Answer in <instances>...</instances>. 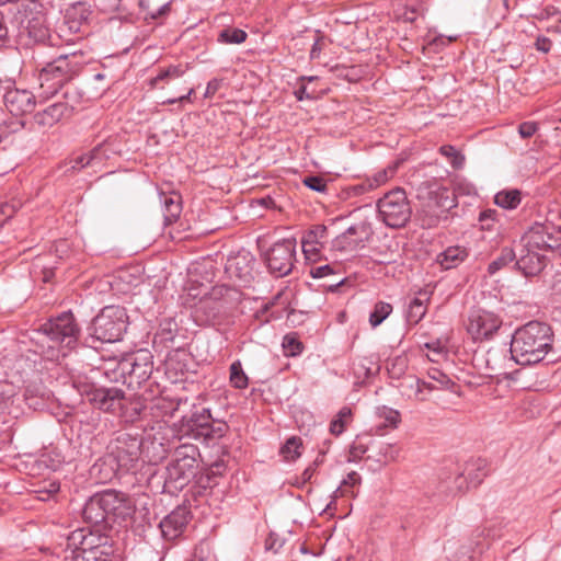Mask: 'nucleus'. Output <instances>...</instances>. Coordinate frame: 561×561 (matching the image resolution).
<instances>
[{
    "label": "nucleus",
    "instance_id": "f257e3e1",
    "mask_svg": "<svg viewBox=\"0 0 561 561\" xmlns=\"http://www.w3.org/2000/svg\"><path fill=\"white\" fill-rule=\"evenodd\" d=\"M552 341L553 332L547 323L530 321L512 335L510 354L518 365H534L546 357Z\"/></svg>",
    "mask_w": 561,
    "mask_h": 561
},
{
    "label": "nucleus",
    "instance_id": "f03ea898",
    "mask_svg": "<svg viewBox=\"0 0 561 561\" xmlns=\"http://www.w3.org/2000/svg\"><path fill=\"white\" fill-rule=\"evenodd\" d=\"M131 515L126 495L115 490L93 494L82 508L83 522L94 528L108 529L115 523L125 522Z\"/></svg>",
    "mask_w": 561,
    "mask_h": 561
},
{
    "label": "nucleus",
    "instance_id": "7ed1b4c3",
    "mask_svg": "<svg viewBox=\"0 0 561 561\" xmlns=\"http://www.w3.org/2000/svg\"><path fill=\"white\" fill-rule=\"evenodd\" d=\"M141 438L130 433H119L107 447L108 453L92 467V472L103 473L100 480L107 481L118 471L128 472L137 468L141 455Z\"/></svg>",
    "mask_w": 561,
    "mask_h": 561
},
{
    "label": "nucleus",
    "instance_id": "20e7f679",
    "mask_svg": "<svg viewBox=\"0 0 561 561\" xmlns=\"http://www.w3.org/2000/svg\"><path fill=\"white\" fill-rule=\"evenodd\" d=\"M416 198L420 203L417 220L423 229L437 227L457 206L455 193L436 181L422 182L416 188Z\"/></svg>",
    "mask_w": 561,
    "mask_h": 561
},
{
    "label": "nucleus",
    "instance_id": "39448f33",
    "mask_svg": "<svg viewBox=\"0 0 561 561\" xmlns=\"http://www.w3.org/2000/svg\"><path fill=\"white\" fill-rule=\"evenodd\" d=\"M199 450L192 444H183L175 448L172 460L164 468L163 492L175 494L183 490L195 477Z\"/></svg>",
    "mask_w": 561,
    "mask_h": 561
},
{
    "label": "nucleus",
    "instance_id": "423d86ee",
    "mask_svg": "<svg viewBox=\"0 0 561 561\" xmlns=\"http://www.w3.org/2000/svg\"><path fill=\"white\" fill-rule=\"evenodd\" d=\"M229 430L222 419L213 415L209 408L195 409L180 421V433L194 439H201L207 446L215 445Z\"/></svg>",
    "mask_w": 561,
    "mask_h": 561
},
{
    "label": "nucleus",
    "instance_id": "0eeeda50",
    "mask_svg": "<svg viewBox=\"0 0 561 561\" xmlns=\"http://www.w3.org/2000/svg\"><path fill=\"white\" fill-rule=\"evenodd\" d=\"M82 54L73 51L62 54L47 62L38 72V82L43 92L54 95L58 90L75 78L82 69Z\"/></svg>",
    "mask_w": 561,
    "mask_h": 561
},
{
    "label": "nucleus",
    "instance_id": "6e6552de",
    "mask_svg": "<svg viewBox=\"0 0 561 561\" xmlns=\"http://www.w3.org/2000/svg\"><path fill=\"white\" fill-rule=\"evenodd\" d=\"M152 371L151 353L139 351L134 356L119 362L112 371H106L105 375L110 381L122 382L130 389H136L149 380Z\"/></svg>",
    "mask_w": 561,
    "mask_h": 561
},
{
    "label": "nucleus",
    "instance_id": "1a4fd4ad",
    "mask_svg": "<svg viewBox=\"0 0 561 561\" xmlns=\"http://www.w3.org/2000/svg\"><path fill=\"white\" fill-rule=\"evenodd\" d=\"M12 23L18 27L20 35H27L35 42H44L48 38L49 30L46 25L44 7L37 0H23L15 3Z\"/></svg>",
    "mask_w": 561,
    "mask_h": 561
},
{
    "label": "nucleus",
    "instance_id": "9d476101",
    "mask_svg": "<svg viewBox=\"0 0 561 561\" xmlns=\"http://www.w3.org/2000/svg\"><path fill=\"white\" fill-rule=\"evenodd\" d=\"M127 320L125 308L106 306L93 318L89 325L90 336L102 343L121 341L127 329Z\"/></svg>",
    "mask_w": 561,
    "mask_h": 561
},
{
    "label": "nucleus",
    "instance_id": "9b49d317",
    "mask_svg": "<svg viewBox=\"0 0 561 561\" xmlns=\"http://www.w3.org/2000/svg\"><path fill=\"white\" fill-rule=\"evenodd\" d=\"M39 331L53 343L50 347H58L64 356L77 346L80 336L79 324L71 311L49 319L41 325Z\"/></svg>",
    "mask_w": 561,
    "mask_h": 561
},
{
    "label": "nucleus",
    "instance_id": "f8f14e48",
    "mask_svg": "<svg viewBox=\"0 0 561 561\" xmlns=\"http://www.w3.org/2000/svg\"><path fill=\"white\" fill-rule=\"evenodd\" d=\"M380 219L390 228H402L411 218V206L404 190L397 187L377 203Z\"/></svg>",
    "mask_w": 561,
    "mask_h": 561
},
{
    "label": "nucleus",
    "instance_id": "ddd939ff",
    "mask_svg": "<svg viewBox=\"0 0 561 561\" xmlns=\"http://www.w3.org/2000/svg\"><path fill=\"white\" fill-rule=\"evenodd\" d=\"M105 530L80 528L71 531L67 537V550L62 561H80L99 545L107 542L110 539Z\"/></svg>",
    "mask_w": 561,
    "mask_h": 561
},
{
    "label": "nucleus",
    "instance_id": "4468645a",
    "mask_svg": "<svg viewBox=\"0 0 561 561\" xmlns=\"http://www.w3.org/2000/svg\"><path fill=\"white\" fill-rule=\"evenodd\" d=\"M295 238H286L276 241L264 253V261L268 272L275 277H284L291 273L296 262Z\"/></svg>",
    "mask_w": 561,
    "mask_h": 561
},
{
    "label": "nucleus",
    "instance_id": "2eb2a0df",
    "mask_svg": "<svg viewBox=\"0 0 561 561\" xmlns=\"http://www.w3.org/2000/svg\"><path fill=\"white\" fill-rule=\"evenodd\" d=\"M89 402L104 412H123L127 405L125 392L119 388L91 387L85 390Z\"/></svg>",
    "mask_w": 561,
    "mask_h": 561
},
{
    "label": "nucleus",
    "instance_id": "dca6fc26",
    "mask_svg": "<svg viewBox=\"0 0 561 561\" xmlns=\"http://www.w3.org/2000/svg\"><path fill=\"white\" fill-rule=\"evenodd\" d=\"M527 247L541 251L561 250V227L536 225L526 236Z\"/></svg>",
    "mask_w": 561,
    "mask_h": 561
},
{
    "label": "nucleus",
    "instance_id": "f3484780",
    "mask_svg": "<svg viewBox=\"0 0 561 561\" xmlns=\"http://www.w3.org/2000/svg\"><path fill=\"white\" fill-rule=\"evenodd\" d=\"M501 325L502 320L493 312L476 310L469 316L467 331L474 341H483L492 337Z\"/></svg>",
    "mask_w": 561,
    "mask_h": 561
},
{
    "label": "nucleus",
    "instance_id": "a211bd4d",
    "mask_svg": "<svg viewBox=\"0 0 561 561\" xmlns=\"http://www.w3.org/2000/svg\"><path fill=\"white\" fill-rule=\"evenodd\" d=\"M369 234V228L366 224L352 225L332 240V249L345 253L358 251L365 247Z\"/></svg>",
    "mask_w": 561,
    "mask_h": 561
},
{
    "label": "nucleus",
    "instance_id": "6ab92c4d",
    "mask_svg": "<svg viewBox=\"0 0 561 561\" xmlns=\"http://www.w3.org/2000/svg\"><path fill=\"white\" fill-rule=\"evenodd\" d=\"M191 518L192 513L186 506H176L159 523V528L163 539L172 541L179 538L183 534Z\"/></svg>",
    "mask_w": 561,
    "mask_h": 561
},
{
    "label": "nucleus",
    "instance_id": "aec40b11",
    "mask_svg": "<svg viewBox=\"0 0 561 561\" xmlns=\"http://www.w3.org/2000/svg\"><path fill=\"white\" fill-rule=\"evenodd\" d=\"M254 264L253 255L247 250H241L227 259L225 271L231 278L249 283L253 278Z\"/></svg>",
    "mask_w": 561,
    "mask_h": 561
},
{
    "label": "nucleus",
    "instance_id": "412c9836",
    "mask_svg": "<svg viewBox=\"0 0 561 561\" xmlns=\"http://www.w3.org/2000/svg\"><path fill=\"white\" fill-rule=\"evenodd\" d=\"M3 102L7 110L14 116L33 112L36 105L35 95L31 91L18 88L7 90Z\"/></svg>",
    "mask_w": 561,
    "mask_h": 561
},
{
    "label": "nucleus",
    "instance_id": "4be33fe9",
    "mask_svg": "<svg viewBox=\"0 0 561 561\" xmlns=\"http://www.w3.org/2000/svg\"><path fill=\"white\" fill-rule=\"evenodd\" d=\"M505 345L493 346L485 354V368L489 377L506 376V368L511 367L514 358Z\"/></svg>",
    "mask_w": 561,
    "mask_h": 561
},
{
    "label": "nucleus",
    "instance_id": "5701e85b",
    "mask_svg": "<svg viewBox=\"0 0 561 561\" xmlns=\"http://www.w3.org/2000/svg\"><path fill=\"white\" fill-rule=\"evenodd\" d=\"M192 308L194 320L201 325H207L218 318L221 310V302L204 295Z\"/></svg>",
    "mask_w": 561,
    "mask_h": 561
},
{
    "label": "nucleus",
    "instance_id": "b1692460",
    "mask_svg": "<svg viewBox=\"0 0 561 561\" xmlns=\"http://www.w3.org/2000/svg\"><path fill=\"white\" fill-rule=\"evenodd\" d=\"M537 250L530 249L525 245L520 251L519 256L515 259L514 267L520 271L525 276L537 275L545 267V257L536 252Z\"/></svg>",
    "mask_w": 561,
    "mask_h": 561
},
{
    "label": "nucleus",
    "instance_id": "393cba45",
    "mask_svg": "<svg viewBox=\"0 0 561 561\" xmlns=\"http://www.w3.org/2000/svg\"><path fill=\"white\" fill-rule=\"evenodd\" d=\"M67 106H62L59 102L48 105L43 111L37 112L33 118L34 123L42 128H50L62 119L69 118Z\"/></svg>",
    "mask_w": 561,
    "mask_h": 561
},
{
    "label": "nucleus",
    "instance_id": "a878e982",
    "mask_svg": "<svg viewBox=\"0 0 561 561\" xmlns=\"http://www.w3.org/2000/svg\"><path fill=\"white\" fill-rule=\"evenodd\" d=\"M469 256V252L465 247L450 245L440 252L436 262L444 270H450L459 266Z\"/></svg>",
    "mask_w": 561,
    "mask_h": 561
},
{
    "label": "nucleus",
    "instance_id": "bb28decb",
    "mask_svg": "<svg viewBox=\"0 0 561 561\" xmlns=\"http://www.w3.org/2000/svg\"><path fill=\"white\" fill-rule=\"evenodd\" d=\"M106 158L107 154L104 150V144H99L89 152L82 153L73 158L71 160V169L79 171L87 167H93L95 164H100Z\"/></svg>",
    "mask_w": 561,
    "mask_h": 561
},
{
    "label": "nucleus",
    "instance_id": "cd10ccee",
    "mask_svg": "<svg viewBox=\"0 0 561 561\" xmlns=\"http://www.w3.org/2000/svg\"><path fill=\"white\" fill-rule=\"evenodd\" d=\"M161 203L163 206L164 225L169 226L180 218L182 213L181 196L178 194H163L161 196Z\"/></svg>",
    "mask_w": 561,
    "mask_h": 561
},
{
    "label": "nucleus",
    "instance_id": "c85d7f7f",
    "mask_svg": "<svg viewBox=\"0 0 561 561\" xmlns=\"http://www.w3.org/2000/svg\"><path fill=\"white\" fill-rule=\"evenodd\" d=\"M424 385L425 380L419 379L414 376H407L400 381L399 389L401 394L409 399L424 401L426 400V396L423 394Z\"/></svg>",
    "mask_w": 561,
    "mask_h": 561
},
{
    "label": "nucleus",
    "instance_id": "c756f323",
    "mask_svg": "<svg viewBox=\"0 0 561 561\" xmlns=\"http://www.w3.org/2000/svg\"><path fill=\"white\" fill-rule=\"evenodd\" d=\"M488 466V461L483 458L472 459L466 463L465 473L472 486H478L489 474Z\"/></svg>",
    "mask_w": 561,
    "mask_h": 561
},
{
    "label": "nucleus",
    "instance_id": "7c9ffc66",
    "mask_svg": "<svg viewBox=\"0 0 561 561\" xmlns=\"http://www.w3.org/2000/svg\"><path fill=\"white\" fill-rule=\"evenodd\" d=\"M427 301L428 296L426 291H420L417 296L411 299L407 310V320L410 323L416 324L424 318L427 310Z\"/></svg>",
    "mask_w": 561,
    "mask_h": 561
},
{
    "label": "nucleus",
    "instance_id": "2f4dec72",
    "mask_svg": "<svg viewBox=\"0 0 561 561\" xmlns=\"http://www.w3.org/2000/svg\"><path fill=\"white\" fill-rule=\"evenodd\" d=\"M522 202L519 190H503L495 194L494 203L504 209H515Z\"/></svg>",
    "mask_w": 561,
    "mask_h": 561
},
{
    "label": "nucleus",
    "instance_id": "473e14b6",
    "mask_svg": "<svg viewBox=\"0 0 561 561\" xmlns=\"http://www.w3.org/2000/svg\"><path fill=\"white\" fill-rule=\"evenodd\" d=\"M515 259L516 253L512 248H503L500 254L489 263L488 274L490 276H493L494 274L506 267L510 263L514 262Z\"/></svg>",
    "mask_w": 561,
    "mask_h": 561
},
{
    "label": "nucleus",
    "instance_id": "72a5a7b5",
    "mask_svg": "<svg viewBox=\"0 0 561 561\" xmlns=\"http://www.w3.org/2000/svg\"><path fill=\"white\" fill-rule=\"evenodd\" d=\"M352 409L346 405L343 407L331 421L329 428L330 433L335 436L341 435L345 431L346 426L352 422Z\"/></svg>",
    "mask_w": 561,
    "mask_h": 561
},
{
    "label": "nucleus",
    "instance_id": "f704fd0d",
    "mask_svg": "<svg viewBox=\"0 0 561 561\" xmlns=\"http://www.w3.org/2000/svg\"><path fill=\"white\" fill-rule=\"evenodd\" d=\"M62 101H58L62 106H67V114L71 117L77 107L83 100L81 91L75 87H69L62 95Z\"/></svg>",
    "mask_w": 561,
    "mask_h": 561
},
{
    "label": "nucleus",
    "instance_id": "c9c22d12",
    "mask_svg": "<svg viewBox=\"0 0 561 561\" xmlns=\"http://www.w3.org/2000/svg\"><path fill=\"white\" fill-rule=\"evenodd\" d=\"M185 69L181 65H170L167 68L160 69L158 75L150 79L149 84L151 88L158 87L161 81L181 78Z\"/></svg>",
    "mask_w": 561,
    "mask_h": 561
},
{
    "label": "nucleus",
    "instance_id": "e433bc0d",
    "mask_svg": "<svg viewBox=\"0 0 561 561\" xmlns=\"http://www.w3.org/2000/svg\"><path fill=\"white\" fill-rule=\"evenodd\" d=\"M375 414L376 417L380 420L381 424L385 426L396 427L401 421L399 411L386 405L377 407Z\"/></svg>",
    "mask_w": 561,
    "mask_h": 561
},
{
    "label": "nucleus",
    "instance_id": "4c0bfd02",
    "mask_svg": "<svg viewBox=\"0 0 561 561\" xmlns=\"http://www.w3.org/2000/svg\"><path fill=\"white\" fill-rule=\"evenodd\" d=\"M301 439L297 436L289 437L280 448V455L287 461H294L301 455Z\"/></svg>",
    "mask_w": 561,
    "mask_h": 561
},
{
    "label": "nucleus",
    "instance_id": "58836bf2",
    "mask_svg": "<svg viewBox=\"0 0 561 561\" xmlns=\"http://www.w3.org/2000/svg\"><path fill=\"white\" fill-rule=\"evenodd\" d=\"M113 554V546L108 540L107 542L99 545L92 551L88 552L84 559L80 561H112Z\"/></svg>",
    "mask_w": 561,
    "mask_h": 561
},
{
    "label": "nucleus",
    "instance_id": "ea45409f",
    "mask_svg": "<svg viewBox=\"0 0 561 561\" xmlns=\"http://www.w3.org/2000/svg\"><path fill=\"white\" fill-rule=\"evenodd\" d=\"M392 312V306L385 301H378L369 316V323L373 328L380 325Z\"/></svg>",
    "mask_w": 561,
    "mask_h": 561
},
{
    "label": "nucleus",
    "instance_id": "a19ab883",
    "mask_svg": "<svg viewBox=\"0 0 561 561\" xmlns=\"http://www.w3.org/2000/svg\"><path fill=\"white\" fill-rule=\"evenodd\" d=\"M247 33L241 28L228 27L218 34V42L222 44H241L247 39Z\"/></svg>",
    "mask_w": 561,
    "mask_h": 561
},
{
    "label": "nucleus",
    "instance_id": "79ce46f5",
    "mask_svg": "<svg viewBox=\"0 0 561 561\" xmlns=\"http://www.w3.org/2000/svg\"><path fill=\"white\" fill-rule=\"evenodd\" d=\"M439 153L449 160L450 165L456 169H462L465 165V156L451 145H444L439 148Z\"/></svg>",
    "mask_w": 561,
    "mask_h": 561
},
{
    "label": "nucleus",
    "instance_id": "37998d69",
    "mask_svg": "<svg viewBox=\"0 0 561 561\" xmlns=\"http://www.w3.org/2000/svg\"><path fill=\"white\" fill-rule=\"evenodd\" d=\"M230 382L236 389H245L249 385V378L239 360L230 365Z\"/></svg>",
    "mask_w": 561,
    "mask_h": 561
},
{
    "label": "nucleus",
    "instance_id": "c03bdc74",
    "mask_svg": "<svg viewBox=\"0 0 561 561\" xmlns=\"http://www.w3.org/2000/svg\"><path fill=\"white\" fill-rule=\"evenodd\" d=\"M328 229L324 225H316L311 229L305 232L302 240L308 244H322L327 238Z\"/></svg>",
    "mask_w": 561,
    "mask_h": 561
},
{
    "label": "nucleus",
    "instance_id": "a18cd8bd",
    "mask_svg": "<svg viewBox=\"0 0 561 561\" xmlns=\"http://www.w3.org/2000/svg\"><path fill=\"white\" fill-rule=\"evenodd\" d=\"M360 481L362 478L356 471L350 472L347 477L343 480L342 484L334 491V497H337L339 493L341 496H354V492L351 491L350 488L360 484Z\"/></svg>",
    "mask_w": 561,
    "mask_h": 561
},
{
    "label": "nucleus",
    "instance_id": "49530a36",
    "mask_svg": "<svg viewBox=\"0 0 561 561\" xmlns=\"http://www.w3.org/2000/svg\"><path fill=\"white\" fill-rule=\"evenodd\" d=\"M427 376L431 380L435 381L440 389H450L455 386V382L451 380V378L439 368L431 367L427 370Z\"/></svg>",
    "mask_w": 561,
    "mask_h": 561
},
{
    "label": "nucleus",
    "instance_id": "de8ad7c7",
    "mask_svg": "<svg viewBox=\"0 0 561 561\" xmlns=\"http://www.w3.org/2000/svg\"><path fill=\"white\" fill-rule=\"evenodd\" d=\"M282 345L287 356H297L304 351L302 343L294 334H286Z\"/></svg>",
    "mask_w": 561,
    "mask_h": 561
},
{
    "label": "nucleus",
    "instance_id": "09e8293b",
    "mask_svg": "<svg viewBox=\"0 0 561 561\" xmlns=\"http://www.w3.org/2000/svg\"><path fill=\"white\" fill-rule=\"evenodd\" d=\"M302 183L310 190L318 193H325L328 191L327 180L320 175H309L302 180Z\"/></svg>",
    "mask_w": 561,
    "mask_h": 561
},
{
    "label": "nucleus",
    "instance_id": "8fccbe9b",
    "mask_svg": "<svg viewBox=\"0 0 561 561\" xmlns=\"http://www.w3.org/2000/svg\"><path fill=\"white\" fill-rule=\"evenodd\" d=\"M497 210L496 209H484L479 215V222L482 230H492L496 221Z\"/></svg>",
    "mask_w": 561,
    "mask_h": 561
},
{
    "label": "nucleus",
    "instance_id": "3c124183",
    "mask_svg": "<svg viewBox=\"0 0 561 561\" xmlns=\"http://www.w3.org/2000/svg\"><path fill=\"white\" fill-rule=\"evenodd\" d=\"M379 455L381 458H379L378 461H394L399 457V448L392 444H383L379 448Z\"/></svg>",
    "mask_w": 561,
    "mask_h": 561
},
{
    "label": "nucleus",
    "instance_id": "603ef678",
    "mask_svg": "<svg viewBox=\"0 0 561 561\" xmlns=\"http://www.w3.org/2000/svg\"><path fill=\"white\" fill-rule=\"evenodd\" d=\"M367 437L357 436L350 448V456L353 459L360 458L368 450Z\"/></svg>",
    "mask_w": 561,
    "mask_h": 561
},
{
    "label": "nucleus",
    "instance_id": "864d4df0",
    "mask_svg": "<svg viewBox=\"0 0 561 561\" xmlns=\"http://www.w3.org/2000/svg\"><path fill=\"white\" fill-rule=\"evenodd\" d=\"M176 324L172 320L164 321L160 324V329L157 332V336H160L162 341H173Z\"/></svg>",
    "mask_w": 561,
    "mask_h": 561
},
{
    "label": "nucleus",
    "instance_id": "5fc2aeb1",
    "mask_svg": "<svg viewBox=\"0 0 561 561\" xmlns=\"http://www.w3.org/2000/svg\"><path fill=\"white\" fill-rule=\"evenodd\" d=\"M366 179L368 181V184H367L368 190H373L374 191L377 187H379L382 184H385L389 180V174H388V171L385 169V170L378 171L373 176L366 178Z\"/></svg>",
    "mask_w": 561,
    "mask_h": 561
},
{
    "label": "nucleus",
    "instance_id": "6e6d98bb",
    "mask_svg": "<svg viewBox=\"0 0 561 561\" xmlns=\"http://www.w3.org/2000/svg\"><path fill=\"white\" fill-rule=\"evenodd\" d=\"M60 490V483L58 481H50L47 485L38 489L37 494L47 493V496H39L41 501H48L50 497L56 495Z\"/></svg>",
    "mask_w": 561,
    "mask_h": 561
},
{
    "label": "nucleus",
    "instance_id": "4d7b16f0",
    "mask_svg": "<svg viewBox=\"0 0 561 561\" xmlns=\"http://www.w3.org/2000/svg\"><path fill=\"white\" fill-rule=\"evenodd\" d=\"M537 130L538 124L535 122H524L518 126V133L524 139L533 137Z\"/></svg>",
    "mask_w": 561,
    "mask_h": 561
},
{
    "label": "nucleus",
    "instance_id": "13d9d810",
    "mask_svg": "<svg viewBox=\"0 0 561 561\" xmlns=\"http://www.w3.org/2000/svg\"><path fill=\"white\" fill-rule=\"evenodd\" d=\"M325 47V39L323 35L318 34L317 38L314 39V43L310 50V59L314 60L320 58L321 51Z\"/></svg>",
    "mask_w": 561,
    "mask_h": 561
},
{
    "label": "nucleus",
    "instance_id": "bf43d9fd",
    "mask_svg": "<svg viewBox=\"0 0 561 561\" xmlns=\"http://www.w3.org/2000/svg\"><path fill=\"white\" fill-rule=\"evenodd\" d=\"M301 244L302 252L307 260H316L322 248V244H308L304 241H301Z\"/></svg>",
    "mask_w": 561,
    "mask_h": 561
},
{
    "label": "nucleus",
    "instance_id": "052dcab7",
    "mask_svg": "<svg viewBox=\"0 0 561 561\" xmlns=\"http://www.w3.org/2000/svg\"><path fill=\"white\" fill-rule=\"evenodd\" d=\"M15 213V207L10 204L0 205V227Z\"/></svg>",
    "mask_w": 561,
    "mask_h": 561
},
{
    "label": "nucleus",
    "instance_id": "680f3d73",
    "mask_svg": "<svg viewBox=\"0 0 561 561\" xmlns=\"http://www.w3.org/2000/svg\"><path fill=\"white\" fill-rule=\"evenodd\" d=\"M310 274L313 278H322L330 274H333V268L331 265L325 264L311 268Z\"/></svg>",
    "mask_w": 561,
    "mask_h": 561
},
{
    "label": "nucleus",
    "instance_id": "e2e57ef3",
    "mask_svg": "<svg viewBox=\"0 0 561 561\" xmlns=\"http://www.w3.org/2000/svg\"><path fill=\"white\" fill-rule=\"evenodd\" d=\"M170 12V3H163L156 10H151L147 12V18H150L152 20H158L164 15H167Z\"/></svg>",
    "mask_w": 561,
    "mask_h": 561
},
{
    "label": "nucleus",
    "instance_id": "0e129e2a",
    "mask_svg": "<svg viewBox=\"0 0 561 561\" xmlns=\"http://www.w3.org/2000/svg\"><path fill=\"white\" fill-rule=\"evenodd\" d=\"M221 79L214 78L208 81L204 96L206 99L213 98L221 87Z\"/></svg>",
    "mask_w": 561,
    "mask_h": 561
},
{
    "label": "nucleus",
    "instance_id": "69168bd1",
    "mask_svg": "<svg viewBox=\"0 0 561 561\" xmlns=\"http://www.w3.org/2000/svg\"><path fill=\"white\" fill-rule=\"evenodd\" d=\"M424 346L437 356H445V345L440 340L427 342Z\"/></svg>",
    "mask_w": 561,
    "mask_h": 561
},
{
    "label": "nucleus",
    "instance_id": "338daca9",
    "mask_svg": "<svg viewBox=\"0 0 561 561\" xmlns=\"http://www.w3.org/2000/svg\"><path fill=\"white\" fill-rule=\"evenodd\" d=\"M316 92L314 91H308L307 85L301 84L296 91L295 96L298 101L302 100H312L314 99Z\"/></svg>",
    "mask_w": 561,
    "mask_h": 561
},
{
    "label": "nucleus",
    "instance_id": "774afa93",
    "mask_svg": "<svg viewBox=\"0 0 561 561\" xmlns=\"http://www.w3.org/2000/svg\"><path fill=\"white\" fill-rule=\"evenodd\" d=\"M456 489L459 492H463L471 485L469 483L468 476H465V471L462 473H459L455 479Z\"/></svg>",
    "mask_w": 561,
    "mask_h": 561
}]
</instances>
